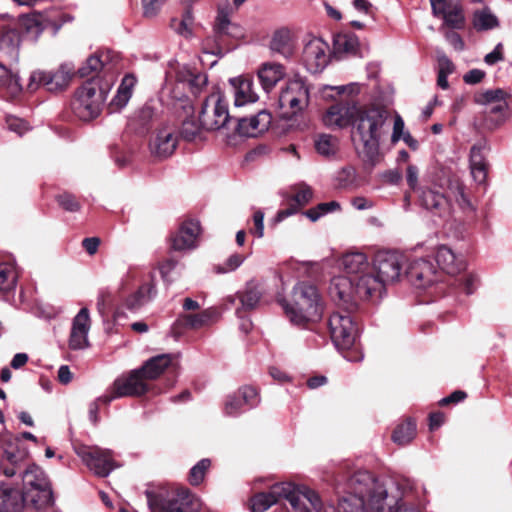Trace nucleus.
<instances>
[{
	"mask_svg": "<svg viewBox=\"0 0 512 512\" xmlns=\"http://www.w3.org/2000/svg\"><path fill=\"white\" fill-rule=\"evenodd\" d=\"M203 128L201 121H196L194 118H187L183 121L181 127V136L188 141L193 140Z\"/></svg>",
	"mask_w": 512,
	"mask_h": 512,
	"instance_id": "58",
	"label": "nucleus"
},
{
	"mask_svg": "<svg viewBox=\"0 0 512 512\" xmlns=\"http://www.w3.org/2000/svg\"><path fill=\"white\" fill-rule=\"evenodd\" d=\"M29 452L24 448L10 443L4 448L2 458L9 464L6 467L0 465V474L11 478L16 475L18 468L27 460Z\"/></svg>",
	"mask_w": 512,
	"mask_h": 512,
	"instance_id": "32",
	"label": "nucleus"
},
{
	"mask_svg": "<svg viewBox=\"0 0 512 512\" xmlns=\"http://www.w3.org/2000/svg\"><path fill=\"white\" fill-rule=\"evenodd\" d=\"M388 111L384 108H359L353 121L352 139L363 160L375 166L380 160V140L386 133Z\"/></svg>",
	"mask_w": 512,
	"mask_h": 512,
	"instance_id": "2",
	"label": "nucleus"
},
{
	"mask_svg": "<svg viewBox=\"0 0 512 512\" xmlns=\"http://www.w3.org/2000/svg\"><path fill=\"white\" fill-rule=\"evenodd\" d=\"M23 488L27 492L37 491L40 505H49L53 501L51 484L41 467L36 464L29 465L22 474Z\"/></svg>",
	"mask_w": 512,
	"mask_h": 512,
	"instance_id": "15",
	"label": "nucleus"
},
{
	"mask_svg": "<svg viewBox=\"0 0 512 512\" xmlns=\"http://www.w3.org/2000/svg\"><path fill=\"white\" fill-rule=\"evenodd\" d=\"M486 147L483 143L474 144L470 149L469 167L473 180L479 184H485L488 174V163L486 160Z\"/></svg>",
	"mask_w": 512,
	"mask_h": 512,
	"instance_id": "30",
	"label": "nucleus"
},
{
	"mask_svg": "<svg viewBox=\"0 0 512 512\" xmlns=\"http://www.w3.org/2000/svg\"><path fill=\"white\" fill-rule=\"evenodd\" d=\"M178 145V135L173 125L165 124L156 129L150 139L149 150L153 157L157 159H166L176 150Z\"/></svg>",
	"mask_w": 512,
	"mask_h": 512,
	"instance_id": "17",
	"label": "nucleus"
},
{
	"mask_svg": "<svg viewBox=\"0 0 512 512\" xmlns=\"http://www.w3.org/2000/svg\"><path fill=\"white\" fill-rule=\"evenodd\" d=\"M259 403L258 393L251 386H244L237 392L227 396L224 404V412L228 416H236L247 409L255 407Z\"/></svg>",
	"mask_w": 512,
	"mask_h": 512,
	"instance_id": "22",
	"label": "nucleus"
},
{
	"mask_svg": "<svg viewBox=\"0 0 512 512\" xmlns=\"http://www.w3.org/2000/svg\"><path fill=\"white\" fill-rule=\"evenodd\" d=\"M170 80L164 87V92H168L170 97L182 101L186 97V89L193 94H198L206 86L207 75L197 72L188 66L178 67L175 75L169 74Z\"/></svg>",
	"mask_w": 512,
	"mask_h": 512,
	"instance_id": "6",
	"label": "nucleus"
},
{
	"mask_svg": "<svg viewBox=\"0 0 512 512\" xmlns=\"http://www.w3.org/2000/svg\"><path fill=\"white\" fill-rule=\"evenodd\" d=\"M107 94V88L101 87L98 80L92 78L85 82L76 91L72 102L75 115L82 121L95 119L101 113Z\"/></svg>",
	"mask_w": 512,
	"mask_h": 512,
	"instance_id": "5",
	"label": "nucleus"
},
{
	"mask_svg": "<svg viewBox=\"0 0 512 512\" xmlns=\"http://www.w3.org/2000/svg\"><path fill=\"white\" fill-rule=\"evenodd\" d=\"M472 25L476 31H487L497 28L499 21L488 7H484L474 11Z\"/></svg>",
	"mask_w": 512,
	"mask_h": 512,
	"instance_id": "42",
	"label": "nucleus"
},
{
	"mask_svg": "<svg viewBox=\"0 0 512 512\" xmlns=\"http://www.w3.org/2000/svg\"><path fill=\"white\" fill-rule=\"evenodd\" d=\"M450 192L454 195L455 200L463 209H472V205L464 193V188L458 181L450 182Z\"/></svg>",
	"mask_w": 512,
	"mask_h": 512,
	"instance_id": "59",
	"label": "nucleus"
},
{
	"mask_svg": "<svg viewBox=\"0 0 512 512\" xmlns=\"http://www.w3.org/2000/svg\"><path fill=\"white\" fill-rule=\"evenodd\" d=\"M329 293L334 301L343 306L346 310H352L356 307L358 297L353 277L336 276L331 280Z\"/></svg>",
	"mask_w": 512,
	"mask_h": 512,
	"instance_id": "20",
	"label": "nucleus"
},
{
	"mask_svg": "<svg viewBox=\"0 0 512 512\" xmlns=\"http://www.w3.org/2000/svg\"><path fill=\"white\" fill-rule=\"evenodd\" d=\"M231 120L228 104L220 93H212L205 99L200 111L203 129L219 130L225 128Z\"/></svg>",
	"mask_w": 512,
	"mask_h": 512,
	"instance_id": "10",
	"label": "nucleus"
},
{
	"mask_svg": "<svg viewBox=\"0 0 512 512\" xmlns=\"http://www.w3.org/2000/svg\"><path fill=\"white\" fill-rule=\"evenodd\" d=\"M430 4L433 15L442 17L447 26L455 29L464 26L463 10L458 3L448 2L447 0H430Z\"/></svg>",
	"mask_w": 512,
	"mask_h": 512,
	"instance_id": "26",
	"label": "nucleus"
},
{
	"mask_svg": "<svg viewBox=\"0 0 512 512\" xmlns=\"http://www.w3.org/2000/svg\"><path fill=\"white\" fill-rule=\"evenodd\" d=\"M333 46L336 54H354L358 49L359 41L353 33H339L334 37Z\"/></svg>",
	"mask_w": 512,
	"mask_h": 512,
	"instance_id": "45",
	"label": "nucleus"
},
{
	"mask_svg": "<svg viewBox=\"0 0 512 512\" xmlns=\"http://www.w3.org/2000/svg\"><path fill=\"white\" fill-rule=\"evenodd\" d=\"M0 86L4 87L11 97L18 96L23 90L19 73L2 63H0Z\"/></svg>",
	"mask_w": 512,
	"mask_h": 512,
	"instance_id": "39",
	"label": "nucleus"
},
{
	"mask_svg": "<svg viewBox=\"0 0 512 512\" xmlns=\"http://www.w3.org/2000/svg\"><path fill=\"white\" fill-rule=\"evenodd\" d=\"M316 151L324 156L329 157L336 154L338 150V138L330 134H320L315 138Z\"/></svg>",
	"mask_w": 512,
	"mask_h": 512,
	"instance_id": "49",
	"label": "nucleus"
},
{
	"mask_svg": "<svg viewBox=\"0 0 512 512\" xmlns=\"http://www.w3.org/2000/svg\"><path fill=\"white\" fill-rule=\"evenodd\" d=\"M355 177V169L352 167H345L338 172L336 180L341 188H346L354 182Z\"/></svg>",
	"mask_w": 512,
	"mask_h": 512,
	"instance_id": "63",
	"label": "nucleus"
},
{
	"mask_svg": "<svg viewBox=\"0 0 512 512\" xmlns=\"http://www.w3.org/2000/svg\"><path fill=\"white\" fill-rule=\"evenodd\" d=\"M156 294L155 284L153 282L145 283L139 289L126 299L125 305L135 311L149 302Z\"/></svg>",
	"mask_w": 512,
	"mask_h": 512,
	"instance_id": "40",
	"label": "nucleus"
},
{
	"mask_svg": "<svg viewBox=\"0 0 512 512\" xmlns=\"http://www.w3.org/2000/svg\"><path fill=\"white\" fill-rule=\"evenodd\" d=\"M57 202L64 210L69 212H76L80 209L79 202L69 193L58 195Z\"/></svg>",
	"mask_w": 512,
	"mask_h": 512,
	"instance_id": "62",
	"label": "nucleus"
},
{
	"mask_svg": "<svg viewBox=\"0 0 512 512\" xmlns=\"http://www.w3.org/2000/svg\"><path fill=\"white\" fill-rule=\"evenodd\" d=\"M331 339L340 350L350 349L358 336V327L347 312H334L329 318Z\"/></svg>",
	"mask_w": 512,
	"mask_h": 512,
	"instance_id": "11",
	"label": "nucleus"
},
{
	"mask_svg": "<svg viewBox=\"0 0 512 512\" xmlns=\"http://www.w3.org/2000/svg\"><path fill=\"white\" fill-rule=\"evenodd\" d=\"M404 126L405 125L403 119L397 115L394 119L393 132L391 136L393 143L398 142L400 139H403L406 143H409L411 136L409 133H404Z\"/></svg>",
	"mask_w": 512,
	"mask_h": 512,
	"instance_id": "60",
	"label": "nucleus"
},
{
	"mask_svg": "<svg viewBox=\"0 0 512 512\" xmlns=\"http://www.w3.org/2000/svg\"><path fill=\"white\" fill-rule=\"evenodd\" d=\"M339 264L349 277H357L371 268L366 254L358 251L344 254Z\"/></svg>",
	"mask_w": 512,
	"mask_h": 512,
	"instance_id": "34",
	"label": "nucleus"
},
{
	"mask_svg": "<svg viewBox=\"0 0 512 512\" xmlns=\"http://www.w3.org/2000/svg\"><path fill=\"white\" fill-rule=\"evenodd\" d=\"M436 261L441 270L450 275H455L464 269L462 258L457 256L448 246L441 245L436 251Z\"/></svg>",
	"mask_w": 512,
	"mask_h": 512,
	"instance_id": "35",
	"label": "nucleus"
},
{
	"mask_svg": "<svg viewBox=\"0 0 512 512\" xmlns=\"http://www.w3.org/2000/svg\"><path fill=\"white\" fill-rule=\"evenodd\" d=\"M340 209H341V205L339 202L330 201V202L319 203L317 206L305 211L304 215L311 221L315 222L318 219H320L322 216H324L328 213H331V212L339 211Z\"/></svg>",
	"mask_w": 512,
	"mask_h": 512,
	"instance_id": "53",
	"label": "nucleus"
},
{
	"mask_svg": "<svg viewBox=\"0 0 512 512\" xmlns=\"http://www.w3.org/2000/svg\"><path fill=\"white\" fill-rule=\"evenodd\" d=\"M353 280L358 300L380 298L385 291V286L373 271L372 267L367 272L353 277Z\"/></svg>",
	"mask_w": 512,
	"mask_h": 512,
	"instance_id": "24",
	"label": "nucleus"
},
{
	"mask_svg": "<svg viewBox=\"0 0 512 512\" xmlns=\"http://www.w3.org/2000/svg\"><path fill=\"white\" fill-rule=\"evenodd\" d=\"M416 435V424L412 420H407L397 426L392 439L398 445H406L410 443Z\"/></svg>",
	"mask_w": 512,
	"mask_h": 512,
	"instance_id": "51",
	"label": "nucleus"
},
{
	"mask_svg": "<svg viewBox=\"0 0 512 512\" xmlns=\"http://www.w3.org/2000/svg\"><path fill=\"white\" fill-rule=\"evenodd\" d=\"M171 354H161L152 357L139 369L145 380H154L159 377L172 363Z\"/></svg>",
	"mask_w": 512,
	"mask_h": 512,
	"instance_id": "38",
	"label": "nucleus"
},
{
	"mask_svg": "<svg viewBox=\"0 0 512 512\" xmlns=\"http://www.w3.org/2000/svg\"><path fill=\"white\" fill-rule=\"evenodd\" d=\"M148 385L141 371L134 370L126 377L117 378L111 391L99 397L100 401L109 404L112 400L126 396H140L147 392Z\"/></svg>",
	"mask_w": 512,
	"mask_h": 512,
	"instance_id": "13",
	"label": "nucleus"
},
{
	"mask_svg": "<svg viewBox=\"0 0 512 512\" xmlns=\"http://www.w3.org/2000/svg\"><path fill=\"white\" fill-rule=\"evenodd\" d=\"M419 190V199L425 209L439 217H446L450 214L449 196L442 185L432 183L429 186L421 187Z\"/></svg>",
	"mask_w": 512,
	"mask_h": 512,
	"instance_id": "16",
	"label": "nucleus"
},
{
	"mask_svg": "<svg viewBox=\"0 0 512 512\" xmlns=\"http://www.w3.org/2000/svg\"><path fill=\"white\" fill-rule=\"evenodd\" d=\"M216 316L217 312L214 309H206L198 314H185L181 319L185 327L199 329L210 324Z\"/></svg>",
	"mask_w": 512,
	"mask_h": 512,
	"instance_id": "46",
	"label": "nucleus"
},
{
	"mask_svg": "<svg viewBox=\"0 0 512 512\" xmlns=\"http://www.w3.org/2000/svg\"><path fill=\"white\" fill-rule=\"evenodd\" d=\"M359 108L351 101H340L327 108L322 116L324 125L330 129H342L353 125Z\"/></svg>",
	"mask_w": 512,
	"mask_h": 512,
	"instance_id": "18",
	"label": "nucleus"
},
{
	"mask_svg": "<svg viewBox=\"0 0 512 512\" xmlns=\"http://www.w3.org/2000/svg\"><path fill=\"white\" fill-rule=\"evenodd\" d=\"M270 49L286 58L290 57L293 54L294 47L289 30H277L272 36Z\"/></svg>",
	"mask_w": 512,
	"mask_h": 512,
	"instance_id": "41",
	"label": "nucleus"
},
{
	"mask_svg": "<svg viewBox=\"0 0 512 512\" xmlns=\"http://www.w3.org/2000/svg\"><path fill=\"white\" fill-rule=\"evenodd\" d=\"M193 24V14L190 9L185 11L181 21L172 20L171 26L172 28L179 34L184 37H189L192 33L191 27Z\"/></svg>",
	"mask_w": 512,
	"mask_h": 512,
	"instance_id": "57",
	"label": "nucleus"
},
{
	"mask_svg": "<svg viewBox=\"0 0 512 512\" xmlns=\"http://www.w3.org/2000/svg\"><path fill=\"white\" fill-rule=\"evenodd\" d=\"M76 454L99 477H107L117 467L112 451L108 449L97 446H80L76 448Z\"/></svg>",
	"mask_w": 512,
	"mask_h": 512,
	"instance_id": "12",
	"label": "nucleus"
},
{
	"mask_svg": "<svg viewBox=\"0 0 512 512\" xmlns=\"http://www.w3.org/2000/svg\"><path fill=\"white\" fill-rule=\"evenodd\" d=\"M200 231L199 221L193 219L184 221L172 237V248L176 251L194 249L198 244Z\"/></svg>",
	"mask_w": 512,
	"mask_h": 512,
	"instance_id": "27",
	"label": "nucleus"
},
{
	"mask_svg": "<svg viewBox=\"0 0 512 512\" xmlns=\"http://www.w3.org/2000/svg\"><path fill=\"white\" fill-rule=\"evenodd\" d=\"M6 123L9 130L17 133L20 136L30 129L28 123L25 120L15 116H8L6 118Z\"/></svg>",
	"mask_w": 512,
	"mask_h": 512,
	"instance_id": "64",
	"label": "nucleus"
},
{
	"mask_svg": "<svg viewBox=\"0 0 512 512\" xmlns=\"http://www.w3.org/2000/svg\"><path fill=\"white\" fill-rule=\"evenodd\" d=\"M229 82L234 96L235 106H244L249 103H254L259 99L258 93L254 87V82L251 78L239 76L231 78Z\"/></svg>",
	"mask_w": 512,
	"mask_h": 512,
	"instance_id": "29",
	"label": "nucleus"
},
{
	"mask_svg": "<svg viewBox=\"0 0 512 512\" xmlns=\"http://www.w3.org/2000/svg\"><path fill=\"white\" fill-rule=\"evenodd\" d=\"M90 316L87 308H82L74 317L69 337V347L72 350H82L89 346L88 333Z\"/></svg>",
	"mask_w": 512,
	"mask_h": 512,
	"instance_id": "25",
	"label": "nucleus"
},
{
	"mask_svg": "<svg viewBox=\"0 0 512 512\" xmlns=\"http://www.w3.org/2000/svg\"><path fill=\"white\" fill-rule=\"evenodd\" d=\"M277 103L284 117H291L303 111L309 103V88L305 80L295 77L288 81L281 90Z\"/></svg>",
	"mask_w": 512,
	"mask_h": 512,
	"instance_id": "8",
	"label": "nucleus"
},
{
	"mask_svg": "<svg viewBox=\"0 0 512 512\" xmlns=\"http://www.w3.org/2000/svg\"><path fill=\"white\" fill-rule=\"evenodd\" d=\"M406 275L417 288H427L438 281V271L428 259L418 258L409 264Z\"/></svg>",
	"mask_w": 512,
	"mask_h": 512,
	"instance_id": "19",
	"label": "nucleus"
},
{
	"mask_svg": "<svg viewBox=\"0 0 512 512\" xmlns=\"http://www.w3.org/2000/svg\"><path fill=\"white\" fill-rule=\"evenodd\" d=\"M397 485L406 499L416 501L419 504L423 502L426 490L417 481L404 477L398 481Z\"/></svg>",
	"mask_w": 512,
	"mask_h": 512,
	"instance_id": "44",
	"label": "nucleus"
},
{
	"mask_svg": "<svg viewBox=\"0 0 512 512\" xmlns=\"http://www.w3.org/2000/svg\"><path fill=\"white\" fill-rule=\"evenodd\" d=\"M17 272L11 264H0V292L8 293L15 289Z\"/></svg>",
	"mask_w": 512,
	"mask_h": 512,
	"instance_id": "52",
	"label": "nucleus"
},
{
	"mask_svg": "<svg viewBox=\"0 0 512 512\" xmlns=\"http://www.w3.org/2000/svg\"><path fill=\"white\" fill-rule=\"evenodd\" d=\"M112 60V56L109 52H101L99 54H95L90 56L86 63L79 69V74L82 77H88L93 72L100 71L103 68L110 69V61Z\"/></svg>",
	"mask_w": 512,
	"mask_h": 512,
	"instance_id": "43",
	"label": "nucleus"
},
{
	"mask_svg": "<svg viewBox=\"0 0 512 512\" xmlns=\"http://www.w3.org/2000/svg\"><path fill=\"white\" fill-rule=\"evenodd\" d=\"M282 307L291 323L303 326L317 321L322 315V304L317 288L305 282L298 283L292 291L290 302L282 301Z\"/></svg>",
	"mask_w": 512,
	"mask_h": 512,
	"instance_id": "4",
	"label": "nucleus"
},
{
	"mask_svg": "<svg viewBox=\"0 0 512 512\" xmlns=\"http://www.w3.org/2000/svg\"><path fill=\"white\" fill-rule=\"evenodd\" d=\"M346 493L337 505V512H420L419 509L407 507L405 503L388 502L387 489L367 471L355 472L346 482ZM302 512H326L318 496V505Z\"/></svg>",
	"mask_w": 512,
	"mask_h": 512,
	"instance_id": "1",
	"label": "nucleus"
},
{
	"mask_svg": "<svg viewBox=\"0 0 512 512\" xmlns=\"http://www.w3.org/2000/svg\"><path fill=\"white\" fill-rule=\"evenodd\" d=\"M52 71L34 70L31 72L27 89L31 92L36 91L41 86L49 91H54L52 85Z\"/></svg>",
	"mask_w": 512,
	"mask_h": 512,
	"instance_id": "50",
	"label": "nucleus"
},
{
	"mask_svg": "<svg viewBox=\"0 0 512 512\" xmlns=\"http://www.w3.org/2000/svg\"><path fill=\"white\" fill-rule=\"evenodd\" d=\"M51 25L52 22L45 15L36 13L24 16L19 21L21 30L34 41Z\"/></svg>",
	"mask_w": 512,
	"mask_h": 512,
	"instance_id": "36",
	"label": "nucleus"
},
{
	"mask_svg": "<svg viewBox=\"0 0 512 512\" xmlns=\"http://www.w3.org/2000/svg\"><path fill=\"white\" fill-rule=\"evenodd\" d=\"M72 77V71L67 65H61L57 70L52 71V85L54 91L63 90L68 86Z\"/></svg>",
	"mask_w": 512,
	"mask_h": 512,
	"instance_id": "55",
	"label": "nucleus"
},
{
	"mask_svg": "<svg viewBox=\"0 0 512 512\" xmlns=\"http://www.w3.org/2000/svg\"><path fill=\"white\" fill-rule=\"evenodd\" d=\"M244 259L245 258L240 254H232L223 265L217 267V272L228 273L234 271L244 262Z\"/></svg>",
	"mask_w": 512,
	"mask_h": 512,
	"instance_id": "61",
	"label": "nucleus"
},
{
	"mask_svg": "<svg viewBox=\"0 0 512 512\" xmlns=\"http://www.w3.org/2000/svg\"><path fill=\"white\" fill-rule=\"evenodd\" d=\"M24 498L20 491L7 484L0 485V512H20Z\"/></svg>",
	"mask_w": 512,
	"mask_h": 512,
	"instance_id": "37",
	"label": "nucleus"
},
{
	"mask_svg": "<svg viewBox=\"0 0 512 512\" xmlns=\"http://www.w3.org/2000/svg\"><path fill=\"white\" fill-rule=\"evenodd\" d=\"M403 257L391 251H383L376 254L373 260L372 269L386 287V285L397 282L403 271Z\"/></svg>",
	"mask_w": 512,
	"mask_h": 512,
	"instance_id": "14",
	"label": "nucleus"
},
{
	"mask_svg": "<svg viewBox=\"0 0 512 512\" xmlns=\"http://www.w3.org/2000/svg\"><path fill=\"white\" fill-rule=\"evenodd\" d=\"M148 504L152 512H199L201 500L186 488H180L167 498L157 500L152 493L147 492Z\"/></svg>",
	"mask_w": 512,
	"mask_h": 512,
	"instance_id": "9",
	"label": "nucleus"
},
{
	"mask_svg": "<svg viewBox=\"0 0 512 512\" xmlns=\"http://www.w3.org/2000/svg\"><path fill=\"white\" fill-rule=\"evenodd\" d=\"M509 96L510 94L501 88L488 89L475 95L476 103L489 106L485 111V123L488 128L494 129L506 121Z\"/></svg>",
	"mask_w": 512,
	"mask_h": 512,
	"instance_id": "7",
	"label": "nucleus"
},
{
	"mask_svg": "<svg viewBox=\"0 0 512 512\" xmlns=\"http://www.w3.org/2000/svg\"><path fill=\"white\" fill-rule=\"evenodd\" d=\"M136 84V78L133 75H126L117 90V94L112 100V105L117 108H123L132 96V90Z\"/></svg>",
	"mask_w": 512,
	"mask_h": 512,
	"instance_id": "48",
	"label": "nucleus"
},
{
	"mask_svg": "<svg viewBox=\"0 0 512 512\" xmlns=\"http://www.w3.org/2000/svg\"><path fill=\"white\" fill-rule=\"evenodd\" d=\"M329 45L321 38L311 39L304 47L303 61L312 73L322 71L328 64Z\"/></svg>",
	"mask_w": 512,
	"mask_h": 512,
	"instance_id": "23",
	"label": "nucleus"
},
{
	"mask_svg": "<svg viewBox=\"0 0 512 512\" xmlns=\"http://www.w3.org/2000/svg\"><path fill=\"white\" fill-rule=\"evenodd\" d=\"M270 123V115L261 111L250 118H241L237 121V132L246 137H254L267 129Z\"/></svg>",
	"mask_w": 512,
	"mask_h": 512,
	"instance_id": "33",
	"label": "nucleus"
},
{
	"mask_svg": "<svg viewBox=\"0 0 512 512\" xmlns=\"http://www.w3.org/2000/svg\"><path fill=\"white\" fill-rule=\"evenodd\" d=\"M211 465V461L207 458L200 460L195 464L189 472V483L191 485H199L204 480L205 474Z\"/></svg>",
	"mask_w": 512,
	"mask_h": 512,
	"instance_id": "56",
	"label": "nucleus"
},
{
	"mask_svg": "<svg viewBox=\"0 0 512 512\" xmlns=\"http://www.w3.org/2000/svg\"><path fill=\"white\" fill-rule=\"evenodd\" d=\"M286 499L294 512H302L307 509V504L311 507L318 505V494L309 488L295 491L290 483H276L270 487L268 492H260L251 498L252 512H265L273 504Z\"/></svg>",
	"mask_w": 512,
	"mask_h": 512,
	"instance_id": "3",
	"label": "nucleus"
},
{
	"mask_svg": "<svg viewBox=\"0 0 512 512\" xmlns=\"http://www.w3.org/2000/svg\"><path fill=\"white\" fill-rule=\"evenodd\" d=\"M232 27L234 26L230 22V3L226 0L218 5L214 30L218 35H232L230 31Z\"/></svg>",
	"mask_w": 512,
	"mask_h": 512,
	"instance_id": "47",
	"label": "nucleus"
},
{
	"mask_svg": "<svg viewBox=\"0 0 512 512\" xmlns=\"http://www.w3.org/2000/svg\"><path fill=\"white\" fill-rule=\"evenodd\" d=\"M261 296L262 293L258 285L248 283L242 291H239L236 295H230L225 299L226 309H229L231 305L235 304L236 300H239L240 307L236 309V314L241 318L242 311H249L257 307Z\"/></svg>",
	"mask_w": 512,
	"mask_h": 512,
	"instance_id": "28",
	"label": "nucleus"
},
{
	"mask_svg": "<svg viewBox=\"0 0 512 512\" xmlns=\"http://www.w3.org/2000/svg\"><path fill=\"white\" fill-rule=\"evenodd\" d=\"M21 38L16 25L0 18V52L12 63L19 60Z\"/></svg>",
	"mask_w": 512,
	"mask_h": 512,
	"instance_id": "21",
	"label": "nucleus"
},
{
	"mask_svg": "<svg viewBox=\"0 0 512 512\" xmlns=\"http://www.w3.org/2000/svg\"><path fill=\"white\" fill-rule=\"evenodd\" d=\"M285 67L276 62L263 63L257 72L258 79L265 93L269 94L275 86L284 79Z\"/></svg>",
	"mask_w": 512,
	"mask_h": 512,
	"instance_id": "31",
	"label": "nucleus"
},
{
	"mask_svg": "<svg viewBox=\"0 0 512 512\" xmlns=\"http://www.w3.org/2000/svg\"><path fill=\"white\" fill-rule=\"evenodd\" d=\"M294 195L292 197L297 209L307 205L313 198V189L306 183H299L293 187Z\"/></svg>",
	"mask_w": 512,
	"mask_h": 512,
	"instance_id": "54",
	"label": "nucleus"
}]
</instances>
